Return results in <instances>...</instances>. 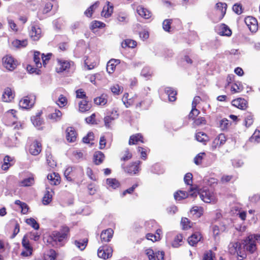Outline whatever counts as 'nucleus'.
I'll return each instance as SVG.
<instances>
[{"label": "nucleus", "mask_w": 260, "mask_h": 260, "mask_svg": "<svg viewBox=\"0 0 260 260\" xmlns=\"http://www.w3.org/2000/svg\"><path fill=\"white\" fill-rule=\"evenodd\" d=\"M257 243H260L259 234H251L248 236L241 242L242 250L239 252L240 260H243L247 256V253L253 254L257 250Z\"/></svg>", "instance_id": "f257e3e1"}, {"label": "nucleus", "mask_w": 260, "mask_h": 260, "mask_svg": "<svg viewBox=\"0 0 260 260\" xmlns=\"http://www.w3.org/2000/svg\"><path fill=\"white\" fill-rule=\"evenodd\" d=\"M69 231L70 230L68 226H63L60 231L53 232L47 240V243H51L52 242L60 243L63 242L67 238Z\"/></svg>", "instance_id": "f03ea898"}, {"label": "nucleus", "mask_w": 260, "mask_h": 260, "mask_svg": "<svg viewBox=\"0 0 260 260\" xmlns=\"http://www.w3.org/2000/svg\"><path fill=\"white\" fill-rule=\"evenodd\" d=\"M199 194L200 199L205 203H215L216 197L213 192L210 190H203L201 191L197 190V196Z\"/></svg>", "instance_id": "7ed1b4c3"}, {"label": "nucleus", "mask_w": 260, "mask_h": 260, "mask_svg": "<svg viewBox=\"0 0 260 260\" xmlns=\"http://www.w3.org/2000/svg\"><path fill=\"white\" fill-rule=\"evenodd\" d=\"M197 189L192 187H190V190L188 192L185 191L179 190L174 193V198L176 200H181L183 199L190 197L194 198L197 197Z\"/></svg>", "instance_id": "20e7f679"}, {"label": "nucleus", "mask_w": 260, "mask_h": 260, "mask_svg": "<svg viewBox=\"0 0 260 260\" xmlns=\"http://www.w3.org/2000/svg\"><path fill=\"white\" fill-rule=\"evenodd\" d=\"M113 249L108 246H103L99 247L98 251V255L100 258L104 259H107L112 256Z\"/></svg>", "instance_id": "39448f33"}, {"label": "nucleus", "mask_w": 260, "mask_h": 260, "mask_svg": "<svg viewBox=\"0 0 260 260\" xmlns=\"http://www.w3.org/2000/svg\"><path fill=\"white\" fill-rule=\"evenodd\" d=\"M229 252L231 254H237L238 258L240 260V254L239 252L242 250L241 243L238 241H233L230 243L228 246Z\"/></svg>", "instance_id": "423d86ee"}, {"label": "nucleus", "mask_w": 260, "mask_h": 260, "mask_svg": "<svg viewBox=\"0 0 260 260\" xmlns=\"http://www.w3.org/2000/svg\"><path fill=\"white\" fill-rule=\"evenodd\" d=\"M3 62L4 67L9 71H13L17 67V62L11 56L7 55L3 57Z\"/></svg>", "instance_id": "0eeeda50"}, {"label": "nucleus", "mask_w": 260, "mask_h": 260, "mask_svg": "<svg viewBox=\"0 0 260 260\" xmlns=\"http://www.w3.org/2000/svg\"><path fill=\"white\" fill-rule=\"evenodd\" d=\"M245 22L251 31H256L258 29V24L257 20L255 18L248 16L245 18Z\"/></svg>", "instance_id": "6e6552de"}, {"label": "nucleus", "mask_w": 260, "mask_h": 260, "mask_svg": "<svg viewBox=\"0 0 260 260\" xmlns=\"http://www.w3.org/2000/svg\"><path fill=\"white\" fill-rule=\"evenodd\" d=\"M226 141V138L225 135L223 134H220L213 140L212 144V148L213 149H216L217 147L223 145Z\"/></svg>", "instance_id": "1a4fd4ad"}, {"label": "nucleus", "mask_w": 260, "mask_h": 260, "mask_svg": "<svg viewBox=\"0 0 260 260\" xmlns=\"http://www.w3.org/2000/svg\"><path fill=\"white\" fill-rule=\"evenodd\" d=\"M66 139L69 142H74L77 139V133L73 127H69L66 129Z\"/></svg>", "instance_id": "9d476101"}, {"label": "nucleus", "mask_w": 260, "mask_h": 260, "mask_svg": "<svg viewBox=\"0 0 260 260\" xmlns=\"http://www.w3.org/2000/svg\"><path fill=\"white\" fill-rule=\"evenodd\" d=\"M42 31L40 27L37 26H32L29 36L34 41H38L41 37Z\"/></svg>", "instance_id": "9b49d317"}, {"label": "nucleus", "mask_w": 260, "mask_h": 260, "mask_svg": "<svg viewBox=\"0 0 260 260\" xmlns=\"http://www.w3.org/2000/svg\"><path fill=\"white\" fill-rule=\"evenodd\" d=\"M41 143L37 141H35L30 145L29 151L31 154L37 155L41 152Z\"/></svg>", "instance_id": "f8f14e48"}, {"label": "nucleus", "mask_w": 260, "mask_h": 260, "mask_svg": "<svg viewBox=\"0 0 260 260\" xmlns=\"http://www.w3.org/2000/svg\"><path fill=\"white\" fill-rule=\"evenodd\" d=\"M113 235V231L111 229H108L102 231L101 234L102 242H108L110 241Z\"/></svg>", "instance_id": "ddd939ff"}, {"label": "nucleus", "mask_w": 260, "mask_h": 260, "mask_svg": "<svg viewBox=\"0 0 260 260\" xmlns=\"http://www.w3.org/2000/svg\"><path fill=\"white\" fill-rule=\"evenodd\" d=\"M14 98V93L13 92L12 89L9 87L6 88L2 95L3 101L5 102H11Z\"/></svg>", "instance_id": "4468645a"}, {"label": "nucleus", "mask_w": 260, "mask_h": 260, "mask_svg": "<svg viewBox=\"0 0 260 260\" xmlns=\"http://www.w3.org/2000/svg\"><path fill=\"white\" fill-rule=\"evenodd\" d=\"M232 103L234 106L242 110L245 109L247 104V101L242 98H238L236 100H234L232 101Z\"/></svg>", "instance_id": "2eb2a0df"}, {"label": "nucleus", "mask_w": 260, "mask_h": 260, "mask_svg": "<svg viewBox=\"0 0 260 260\" xmlns=\"http://www.w3.org/2000/svg\"><path fill=\"white\" fill-rule=\"evenodd\" d=\"M137 11L138 13L140 16L144 19H147L150 18L152 14L151 12L147 9L146 8H144L142 6H139L137 7Z\"/></svg>", "instance_id": "dca6fc26"}, {"label": "nucleus", "mask_w": 260, "mask_h": 260, "mask_svg": "<svg viewBox=\"0 0 260 260\" xmlns=\"http://www.w3.org/2000/svg\"><path fill=\"white\" fill-rule=\"evenodd\" d=\"M34 104V102L30 101L29 98L27 96L20 101L19 105L22 109H29L32 107Z\"/></svg>", "instance_id": "f3484780"}, {"label": "nucleus", "mask_w": 260, "mask_h": 260, "mask_svg": "<svg viewBox=\"0 0 260 260\" xmlns=\"http://www.w3.org/2000/svg\"><path fill=\"white\" fill-rule=\"evenodd\" d=\"M201 234L199 232H196L188 237V243L191 246H193L201 240Z\"/></svg>", "instance_id": "a211bd4d"}, {"label": "nucleus", "mask_w": 260, "mask_h": 260, "mask_svg": "<svg viewBox=\"0 0 260 260\" xmlns=\"http://www.w3.org/2000/svg\"><path fill=\"white\" fill-rule=\"evenodd\" d=\"M141 162L140 161H137L131 164L129 166L124 169L125 172L129 174H136L139 170V166Z\"/></svg>", "instance_id": "6ab92c4d"}, {"label": "nucleus", "mask_w": 260, "mask_h": 260, "mask_svg": "<svg viewBox=\"0 0 260 260\" xmlns=\"http://www.w3.org/2000/svg\"><path fill=\"white\" fill-rule=\"evenodd\" d=\"M107 6L104 7L103 11L101 12V15L105 18L109 17L113 13V7L110 5L109 2H107Z\"/></svg>", "instance_id": "aec40b11"}, {"label": "nucleus", "mask_w": 260, "mask_h": 260, "mask_svg": "<svg viewBox=\"0 0 260 260\" xmlns=\"http://www.w3.org/2000/svg\"><path fill=\"white\" fill-rule=\"evenodd\" d=\"M47 179L50 181V184L56 185L60 183V177L57 173H53L48 174Z\"/></svg>", "instance_id": "412c9836"}, {"label": "nucleus", "mask_w": 260, "mask_h": 260, "mask_svg": "<svg viewBox=\"0 0 260 260\" xmlns=\"http://www.w3.org/2000/svg\"><path fill=\"white\" fill-rule=\"evenodd\" d=\"M219 31L218 34L221 36H230L232 34L231 29L224 24H221L219 26Z\"/></svg>", "instance_id": "4be33fe9"}, {"label": "nucleus", "mask_w": 260, "mask_h": 260, "mask_svg": "<svg viewBox=\"0 0 260 260\" xmlns=\"http://www.w3.org/2000/svg\"><path fill=\"white\" fill-rule=\"evenodd\" d=\"M57 61L58 66L59 67V69H58V72H63L69 68L70 64L69 61L61 59H58Z\"/></svg>", "instance_id": "5701e85b"}, {"label": "nucleus", "mask_w": 260, "mask_h": 260, "mask_svg": "<svg viewBox=\"0 0 260 260\" xmlns=\"http://www.w3.org/2000/svg\"><path fill=\"white\" fill-rule=\"evenodd\" d=\"M139 141L144 143L142 136L140 134H137L130 137L128 144L130 145H134Z\"/></svg>", "instance_id": "b1692460"}, {"label": "nucleus", "mask_w": 260, "mask_h": 260, "mask_svg": "<svg viewBox=\"0 0 260 260\" xmlns=\"http://www.w3.org/2000/svg\"><path fill=\"white\" fill-rule=\"evenodd\" d=\"M105 155L101 151H96L95 152L93 155V161L95 164L99 165L101 164L104 160Z\"/></svg>", "instance_id": "393cba45"}, {"label": "nucleus", "mask_w": 260, "mask_h": 260, "mask_svg": "<svg viewBox=\"0 0 260 260\" xmlns=\"http://www.w3.org/2000/svg\"><path fill=\"white\" fill-rule=\"evenodd\" d=\"M165 92L168 95L169 100L171 102H174L176 100V95L177 92L170 87H167L165 89Z\"/></svg>", "instance_id": "a878e982"}, {"label": "nucleus", "mask_w": 260, "mask_h": 260, "mask_svg": "<svg viewBox=\"0 0 260 260\" xmlns=\"http://www.w3.org/2000/svg\"><path fill=\"white\" fill-rule=\"evenodd\" d=\"M13 161V159L9 156L6 155L4 158V164L2 166V169L4 170H7L10 166L12 165L11 162Z\"/></svg>", "instance_id": "bb28decb"}, {"label": "nucleus", "mask_w": 260, "mask_h": 260, "mask_svg": "<svg viewBox=\"0 0 260 260\" xmlns=\"http://www.w3.org/2000/svg\"><path fill=\"white\" fill-rule=\"evenodd\" d=\"M91 106L86 100H82L79 104V109L81 112H84L88 111L90 109Z\"/></svg>", "instance_id": "cd10ccee"}, {"label": "nucleus", "mask_w": 260, "mask_h": 260, "mask_svg": "<svg viewBox=\"0 0 260 260\" xmlns=\"http://www.w3.org/2000/svg\"><path fill=\"white\" fill-rule=\"evenodd\" d=\"M31 121L36 127L42 125L43 123L42 119L40 117V113L37 114L35 116L31 117Z\"/></svg>", "instance_id": "c85d7f7f"}, {"label": "nucleus", "mask_w": 260, "mask_h": 260, "mask_svg": "<svg viewBox=\"0 0 260 260\" xmlns=\"http://www.w3.org/2000/svg\"><path fill=\"white\" fill-rule=\"evenodd\" d=\"M46 156L48 165L51 168L55 167L56 166V162L53 159L52 154L49 151H46Z\"/></svg>", "instance_id": "c756f323"}, {"label": "nucleus", "mask_w": 260, "mask_h": 260, "mask_svg": "<svg viewBox=\"0 0 260 260\" xmlns=\"http://www.w3.org/2000/svg\"><path fill=\"white\" fill-rule=\"evenodd\" d=\"M196 139L198 141L206 144V141L208 140V136L203 132H199L196 134Z\"/></svg>", "instance_id": "7c9ffc66"}, {"label": "nucleus", "mask_w": 260, "mask_h": 260, "mask_svg": "<svg viewBox=\"0 0 260 260\" xmlns=\"http://www.w3.org/2000/svg\"><path fill=\"white\" fill-rule=\"evenodd\" d=\"M121 46L123 48H134L137 46V42L134 40L126 39L122 43Z\"/></svg>", "instance_id": "2f4dec72"}, {"label": "nucleus", "mask_w": 260, "mask_h": 260, "mask_svg": "<svg viewBox=\"0 0 260 260\" xmlns=\"http://www.w3.org/2000/svg\"><path fill=\"white\" fill-rule=\"evenodd\" d=\"M47 190L43 198V203L44 205L49 204L52 201V194H50L49 188H46Z\"/></svg>", "instance_id": "473e14b6"}, {"label": "nucleus", "mask_w": 260, "mask_h": 260, "mask_svg": "<svg viewBox=\"0 0 260 260\" xmlns=\"http://www.w3.org/2000/svg\"><path fill=\"white\" fill-rule=\"evenodd\" d=\"M107 183L109 186V187H111L113 189L118 188L120 185V183L118 181L114 178L107 179Z\"/></svg>", "instance_id": "72a5a7b5"}, {"label": "nucleus", "mask_w": 260, "mask_h": 260, "mask_svg": "<svg viewBox=\"0 0 260 260\" xmlns=\"http://www.w3.org/2000/svg\"><path fill=\"white\" fill-rule=\"evenodd\" d=\"M183 237L181 234L177 235L172 242V246L175 248L178 247L182 244Z\"/></svg>", "instance_id": "f704fd0d"}, {"label": "nucleus", "mask_w": 260, "mask_h": 260, "mask_svg": "<svg viewBox=\"0 0 260 260\" xmlns=\"http://www.w3.org/2000/svg\"><path fill=\"white\" fill-rule=\"evenodd\" d=\"M94 103L99 105H105L107 102L106 95L103 94L100 97L96 98L94 99Z\"/></svg>", "instance_id": "c9c22d12"}, {"label": "nucleus", "mask_w": 260, "mask_h": 260, "mask_svg": "<svg viewBox=\"0 0 260 260\" xmlns=\"http://www.w3.org/2000/svg\"><path fill=\"white\" fill-rule=\"evenodd\" d=\"M99 5V2H95L94 4L89 7L84 12L85 15L87 17H91L94 10Z\"/></svg>", "instance_id": "e433bc0d"}, {"label": "nucleus", "mask_w": 260, "mask_h": 260, "mask_svg": "<svg viewBox=\"0 0 260 260\" xmlns=\"http://www.w3.org/2000/svg\"><path fill=\"white\" fill-rule=\"evenodd\" d=\"M61 115L62 113L59 110H55V112L48 115V117L51 119L57 121L60 119Z\"/></svg>", "instance_id": "4c0bfd02"}, {"label": "nucleus", "mask_w": 260, "mask_h": 260, "mask_svg": "<svg viewBox=\"0 0 260 260\" xmlns=\"http://www.w3.org/2000/svg\"><path fill=\"white\" fill-rule=\"evenodd\" d=\"M190 212V213L196 215V217H199L202 214V209L201 207L194 206L191 209Z\"/></svg>", "instance_id": "58836bf2"}, {"label": "nucleus", "mask_w": 260, "mask_h": 260, "mask_svg": "<svg viewBox=\"0 0 260 260\" xmlns=\"http://www.w3.org/2000/svg\"><path fill=\"white\" fill-rule=\"evenodd\" d=\"M88 240L87 239H84L82 241H77L76 240L75 241V244L76 246L80 250H84L86 246H87Z\"/></svg>", "instance_id": "ea45409f"}, {"label": "nucleus", "mask_w": 260, "mask_h": 260, "mask_svg": "<svg viewBox=\"0 0 260 260\" xmlns=\"http://www.w3.org/2000/svg\"><path fill=\"white\" fill-rule=\"evenodd\" d=\"M34 183V179L33 177H30L24 179L21 182L22 186H29Z\"/></svg>", "instance_id": "a19ab883"}, {"label": "nucleus", "mask_w": 260, "mask_h": 260, "mask_svg": "<svg viewBox=\"0 0 260 260\" xmlns=\"http://www.w3.org/2000/svg\"><path fill=\"white\" fill-rule=\"evenodd\" d=\"M26 222L27 224L31 226L35 230H38L39 229V224L36 220L32 218L27 219L26 220Z\"/></svg>", "instance_id": "79ce46f5"}, {"label": "nucleus", "mask_w": 260, "mask_h": 260, "mask_svg": "<svg viewBox=\"0 0 260 260\" xmlns=\"http://www.w3.org/2000/svg\"><path fill=\"white\" fill-rule=\"evenodd\" d=\"M128 94L127 93H124L122 99L123 104L126 108L129 107L133 104V101L131 99H128Z\"/></svg>", "instance_id": "37998d69"}, {"label": "nucleus", "mask_w": 260, "mask_h": 260, "mask_svg": "<svg viewBox=\"0 0 260 260\" xmlns=\"http://www.w3.org/2000/svg\"><path fill=\"white\" fill-rule=\"evenodd\" d=\"M253 122V115L250 113H247L245 118V125L246 127H249L252 124Z\"/></svg>", "instance_id": "c03bdc74"}, {"label": "nucleus", "mask_w": 260, "mask_h": 260, "mask_svg": "<svg viewBox=\"0 0 260 260\" xmlns=\"http://www.w3.org/2000/svg\"><path fill=\"white\" fill-rule=\"evenodd\" d=\"M146 255L148 256L149 260H155V253L151 248L146 249L145 250Z\"/></svg>", "instance_id": "a18cd8bd"}, {"label": "nucleus", "mask_w": 260, "mask_h": 260, "mask_svg": "<svg viewBox=\"0 0 260 260\" xmlns=\"http://www.w3.org/2000/svg\"><path fill=\"white\" fill-rule=\"evenodd\" d=\"M40 53L39 52L36 51L34 53V61L36 64V66L37 68H41L42 67L41 62H40Z\"/></svg>", "instance_id": "49530a36"}, {"label": "nucleus", "mask_w": 260, "mask_h": 260, "mask_svg": "<svg viewBox=\"0 0 260 260\" xmlns=\"http://www.w3.org/2000/svg\"><path fill=\"white\" fill-rule=\"evenodd\" d=\"M116 65L114 64L113 60H110L107 64V71L109 74H112L115 70Z\"/></svg>", "instance_id": "de8ad7c7"}, {"label": "nucleus", "mask_w": 260, "mask_h": 260, "mask_svg": "<svg viewBox=\"0 0 260 260\" xmlns=\"http://www.w3.org/2000/svg\"><path fill=\"white\" fill-rule=\"evenodd\" d=\"M226 4L225 3H218L216 5L217 9L221 11L222 15L223 16L226 12Z\"/></svg>", "instance_id": "09e8293b"}, {"label": "nucleus", "mask_w": 260, "mask_h": 260, "mask_svg": "<svg viewBox=\"0 0 260 260\" xmlns=\"http://www.w3.org/2000/svg\"><path fill=\"white\" fill-rule=\"evenodd\" d=\"M259 134L260 131L256 130L253 135L250 138L249 141L251 142H259Z\"/></svg>", "instance_id": "8fccbe9b"}, {"label": "nucleus", "mask_w": 260, "mask_h": 260, "mask_svg": "<svg viewBox=\"0 0 260 260\" xmlns=\"http://www.w3.org/2000/svg\"><path fill=\"white\" fill-rule=\"evenodd\" d=\"M231 90L235 92H239L243 90V86L240 82H237L232 85Z\"/></svg>", "instance_id": "3c124183"}, {"label": "nucleus", "mask_w": 260, "mask_h": 260, "mask_svg": "<svg viewBox=\"0 0 260 260\" xmlns=\"http://www.w3.org/2000/svg\"><path fill=\"white\" fill-rule=\"evenodd\" d=\"M116 118H114L110 115H107L105 117L104 120L105 123V125L106 127L109 128L110 127L112 121L115 120Z\"/></svg>", "instance_id": "603ef678"}, {"label": "nucleus", "mask_w": 260, "mask_h": 260, "mask_svg": "<svg viewBox=\"0 0 260 260\" xmlns=\"http://www.w3.org/2000/svg\"><path fill=\"white\" fill-rule=\"evenodd\" d=\"M181 224L184 230H187L191 227L190 220L185 217L182 218Z\"/></svg>", "instance_id": "864d4df0"}, {"label": "nucleus", "mask_w": 260, "mask_h": 260, "mask_svg": "<svg viewBox=\"0 0 260 260\" xmlns=\"http://www.w3.org/2000/svg\"><path fill=\"white\" fill-rule=\"evenodd\" d=\"M111 91L115 94L118 95L121 93L122 91V88H121L119 85H114L111 87Z\"/></svg>", "instance_id": "5fc2aeb1"}, {"label": "nucleus", "mask_w": 260, "mask_h": 260, "mask_svg": "<svg viewBox=\"0 0 260 260\" xmlns=\"http://www.w3.org/2000/svg\"><path fill=\"white\" fill-rule=\"evenodd\" d=\"M172 19H166L162 23L164 29L166 31H169L171 28V24L172 23Z\"/></svg>", "instance_id": "6e6d98bb"}, {"label": "nucleus", "mask_w": 260, "mask_h": 260, "mask_svg": "<svg viewBox=\"0 0 260 260\" xmlns=\"http://www.w3.org/2000/svg\"><path fill=\"white\" fill-rule=\"evenodd\" d=\"M141 74L144 77L148 78L151 76V71L149 68L145 67L142 70Z\"/></svg>", "instance_id": "4d7b16f0"}, {"label": "nucleus", "mask_w": 260, "mask_h": 260, "mask_svg": "<svg viewBox=\"0 0 260 260\" xmlns=\"http://www.w3.org/2000/svg\"><path fill=\"white\" fill-rule=\"evenodd\" d=\"M200 113L199 110H198L196 107H192V109L189 114V118L194 119L195 117L200 114Z\"/></svg>", "instance_id": "13d9d810"}, {"label": "nucleus", "mask_w": 260, "mask_h": 260, "mask_svg": "<svg viewBox=\"0 0 260 260\" xmlns=\"http://www.w3.org/2000/svg\"><path fill=\"white\" fill-rule=\"evenodd\" d=\"M192 175L191 173H187L184 176V180L185 183L187 185H192Z\"/></svg>", "instance_id": "bf43d9fd"}, {"label": "nucleus", "mask_w": 260, "mask_h": 260, "mask_svg": "<svg viewBox=\"0 0 260 260\" xmlns=\"http://www.w3.org/2000/svg\"><path fill=\"white\" fill-rule=\"evenodd\" d=\"M214 254L211 251H209L204 254L203 260H214Z\"/></svg>", "instance_id": "052dcab7"}, {"label": "nucleus", "mask_w": 260, "mask_h": 260, "mask_svg": "<svg viewBox=\"0 0 260 260\" xmlns=\"http://www.w3.org/2000/svg\"><path fill=\"white\" fill-rule=\"evenodd\" d=\"M58 103L57 104L60 107H63L67 103V100L65 96L61 94L58 98Z\"/></svg>", "instance_id": "680f3d73"}, {"label": "nucleus", "mask_w": 260, "mask_h": 260, "mask_svg": "<svg viewBox=\"0 0 260 260\" xmlns=\"http://www.w3.org/2000/svg\"><path fill=\"white\" fill-rule=\"evenodd\" d=\"M103 25H105V24L101 22L98 21H94L91 23L90 28L91 29H93L96 28H100V27H103Z\"/></svg>", "instance_id": "e2e57ef3"}, {"label": "nucleus", "mask_w": 260, "mask_h": 260, "mask_svg": "<svg viewBox=\"0 0 260 260\" xmlns=\"http://www.w3.org/2000/svg\"><path fill=\"white\" fill-rule=\"evenodd\" d=\"M194 123L197 125H201L206 124V120L204 117H200L196 119Z\"/></svg>", "instance_id": "0e129e2a"}, {"label": "nucleus", "mask_w": 260, "mask_h": 260, "mask_svg": "<svg viewBox=\"0 0 260 260\" xmlns=\"http://www.w3.org/2000/svg\"><path fill=\"white\" fill-rule=\"evenodd\" d=\"M203 155H205V153H199L194 158V162L196 165H198L201 164Z\"/></svg>", "instance_id": "69168bd1"}, {"label": "nucleus", "mask_w": 260, "mask_h": 260, "mask_svg": "<svg viewBox=\"0 0 260 260\" xmlns=\"http://www.w3.org/2000/svg\"><path fill=\"white\" fill-rule=\"evenodd\" d=\"M233 11L237 14H241L242 12V6L240 5L235 4L233 7Z\"/></svg>", "instance_id": "338daca9"}, {"label": "nucleus", "mask_w": 260, "mask_h": 260, "mask_svg": "<svg viewBox=\"0 0 260 260\" xmlns=\"http://www.w3.org/2000/svg\"><path fill=\"white\" fill-rule=\"evenodd\" d=\"M47 256H49L46 257V260H54L56 258V253L54 250H50L49 251V254L47 255Z\"/></svg>", "instance_id": "774afa93"}]
</instances>
